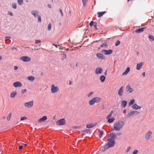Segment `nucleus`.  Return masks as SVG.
<instances>
[{"label":"nucleus","instance_id":"nucleus-8","mask_svg":"<svg viewBox=\"0 0 154 154\" xmlns=\"http://www.w3.org/2000/svg\"><path fill=\"white\" fill-rule=\"evenodd\" d=\"M33 101L32 100L31 101L25 103L24 105V106L30 108L33 106Z\"/></svg>","mask_w":154,"mask_h":154},{"label":"nucleus","instance_id":"nucleus-9","mask_svg":"<svg viewBox=\"0 0 154 154\" xmlns=\"http://www.w3.org/2000/svg\"><path fill=\"white\" fill-rule=\"evenodd\" d=\"M152 134V132L151 131H148L145 134V139L147 140L149 139L150 138V136Z\"/></svg>","mask_w":154,"mask_h":154},{"label":"nucleus","instance_id":"nucleus-21","mask_svg":"<svg viewBox=\"0 0 154 154\" xmlns=\"http://www.w3.org/2000/svg\"><path fill=\"white\" fill-rule=\"evenodd\" d=\"M96 123H95V124H94V123L88 124L87 125L86 127L87 128H90L94 127V126H95L96 125Z\"/></svg>","mask_w":154,"mask_h":154},{"label":"nucleus","instance_id":"nucleus-58","mask_svg":"<svg viewBox=\"0 0 154 154\" xmlns=\"http://www.w3.org/2000/svg\"><path fill=\"white\" fill-rule=\"evenodd\" d=\"M18 68V67L17 66H16L14 67V69L15 70H17Z\"/></svg>","mask_w":154,"mask_h":154},{"label":"nucleus","instance_id":"nucleus-12","mask_svg":"<svg viewBox=\"0 0 154 154\" xmlns=\"http://www.w3.org/2000/svg\"><path fill=\"white\" fill-rule=\"evenodd\" d=\"M31 13L35 17H37L39 15L38 11L36 10H32Z\"/></svg>","mask_w":154,"mask_h":154},{"label":"nucleus","instance_id":"nucleus-46","mask_svg":"<svg viewBox=\"0 0 154 154\" xmlns=\"http://www.w3.org/2000/svg\"><path fill=\"white\" fill-rule=\"evenodd\" d=\"M5 38V41H6L9 39H11V36H6Z\"/></svg>","mask_w":154,"mask_h":154},{"label":"nucleus","instance_id":"nucleus-17","mask_svg":"<svg viewBox=\"0 0 154 154\" xmlns=\"http://www.w3.org/2000/svg\"><path fill=\"white\" fill-rule=\"evenodd\" d=\"M146 29L145 27H142L138 29H137L135 31V32L137 33H140L142 32L144 29Z\"/></svg>","mask_w":154,"mask_h":154},{"label":"nucleus","instance_id":"nucleus-64","mask_svg":"<svg viewBox=\"0 0 154 154\" xmlns=\"http://www.w3.org/2000/svg\"><path fill=\"white\" fill-rule=\"evenodd\" d=\"M107 71V70H106V71L104 72V75H106Z\"/></svg>","mask_w":154,"mask_h":154},{"label":"nucleus","instance_id":"nucleus-30","mask_svg":"<svg viewBox=\"0 0 154 154\" xmlns=\"http://www.w3.org/2000/svg\"><path fill=\"white\" fill-rule=\"evenodd\" d=\"M149 38L150 41H153L154 40V36L152 35H149Z\"/></svg>","mask_w":154,"mask_h":154},{"label":"nucleus","instance_id":"nucleus-50","mask_svg":"<svg viewBox=\"0 0 154 154\" xmlns=\"http://www.w3.org/2000/svg\"><path fill=\"white\" fill-rule=\"evenodd\" d=\"M35 42L36 44H38L41 42V40L39 39L36 40L35 41Z\"/></svg>","mask_w":154,"mask_h":154},{"label":"nucleus","instance_id":"nucleus-35","mask_svg":"<svg viewBox=\"0 0 154 154\" xmlns=\"http://www.w3.org/2000/svg\"><path fill=\"white\" fill-rule=\"evenodd\" d=\"M88 0H82V3L83 4L84 6H86L87 2Z\"/></svg>","mask_w":154,"mask_h":154},{"label":"nucleus","instance_id":"nucleus-32","mask_svg":"<svg viewBox=\"0 0 154 154\" xmlns=\"http://www.w3.org/2000/svg\"><path fill=\"white\" fill-rule=\"evenodd\" d=\"M115 120V119L113 117H112L110 119H109L108 120V122L109 123L112 122Z\"/></svg>","mask_w":154,"mask_h":154},{"label":"nucleus","instance_id":"nucleus-27","mask_svg":"<svg viewBox=\"0 0 154 154\" xmlns=\"http://www.w3.org/2000/svg\"><path fill=\"white\" fill-rule=\"evenodd\" d=\"M127 102L125 100L122 101L121 106L122 107H125L126 105Z\"/></svg>","mask_w":154,"mask_h":154},{"label":"nucleus","instance_id":"nucleus-20","mask_svg":"<svg viewBox=\"0 0 154 154\" xmlns=\"http://www.w3.org/2000/svg\"><path fill=\"white\" fill-rule=\"evenodd\" d=\"M132 108L133 109H140L141 107L140 106H138L136 103H134L132 106Z\"/></svg>","mask_w":154,"mask_h":154},{"label":"nucleus","instance_id":"nucleus-49","mask_svg":"<svg viewBox=\"0 0 154 154\" xmlns=\"http://www.w3.org/2000/svg\"><path fill=\"white\" fill-rule=\"evenodd\" d=\"M95 22H94L93 21H91V22L90 23L89 25L90 26H92L93 25H94V23Z\"/></svg>","mask_w":154,"mask_h":154},{"label":"nucleus","instance_id":"nucleus-18","mask_svg":"<svg viewBox=\"0 0 154 154\" xmlns=\"http://www.w3.org/2000/svg\"><path fill=\"white\" fill-rule=\"evenodd\" d=\"M143 64V62H141L140 63H137V67L136 68V69L137 70L140 69Z\"/></svg>","mask_w":154,"mask_h":154},{"label":"nucleus","instance_id":"nucleus-37","mask_svg":"<svg viewBox=\"0 0 154 154\" xmlns=\"http://www.w3.org/2000/svg\"><path fill=\"white\" fill-rule=\"evenodd\" d=\"M134 102V99H132L130 100V102L129 103L128 105L129 106H131L132 104H133Z\"/></svg>","mask_w":154,"mask_h":154},{"label":"nucleus","instance_id":"nucleus-33","mask_svg":"<svg viewBox=\"0 0 154 154\" xmlns=\"http://www.w3.org/2000/svg\"><path fill=\"white\" fill-rule=\"evenodd\" d=\"M113 111H111L110 112V113L107 115L106 117V118L108 119L110 118L112 114L113 113Z\"/></svg>","mask_w":154,"mask_h":154},{"label":"nucleus","instance_id":"nucleus-44","mask_svg":"<svg viewBox=\"0 0 154 154\" xmlns=\"http://www.w3.org/2000/svg\"><path fill=\"white\" fill-rule=\"evenodd\" d=\"M120 44V42L119 40H117L115 44L116 46L119 45Z\"/></svg>","mask_w":154,"mask_h":154},{"label":"nucleus","instance_id":"nucleus-61","mask_svg":"<svg viewBox=\"0 0 154 154\" xmlns=\"http://www.w3.org/2000/svg\"><path fill=\"white\" fill-rule=\"evenodd\" d=\"M12 50L13 51H14V50H17V48H13L12 49Z\"/></svg>","mask_w":154,"mask_h":154},{"label":"nucleus","instance_id":"nucleus-34","mask_svg":"<svg viewBox=\"0 0 154 154\" xmlns=\"http://www.w3.org/2000/svg\"><path fill=\"white\" fill-rule=\"evenodd\" d=\"M90 131L89 129H86L82 131V132L84 133H88Z\"/></svg>","mask_w":154,"mask_h":154},{"label":"nucleus","instance_id":"nucleus-24","mask_svg":"<svg viewBox=\"0 0 154 154\" xmlns=\"http://www.w3.org/2000/svg\"><path fill=\"white\" fill-rule=\"evenodd\" d=\"M27 79L29 81L32 82L35 79V77L34 76H31L28 77Z\"/></svg>","mask_w":154,"mask_h":154},{"label":"nucleus","instance_id":"nucleus-28","mask_svg":"<svg viewBox=\"0 0 154 154\" xmlns=\"http://www.w3.org/2000/svg\"><path fill=\"white\" fill-rule=\"evenodd\" d=\"M88 103L90 105H93L95 103L93 98L89 101Z\"/></svg>","mask_w":154,"mask_h":154},{"label":"nucleus","instance_id":"nucleus-23","mask_svg":"<svg viewBox=\"0 0 154 154\" xmlns=\"http://www.w3.org/2000/svg\"><path fill=\"white\" fill-rule=\"evenodd\" d=\"M47 119V117L46 116H43L42 118H40L38 120V122H41L45 121Z\"/></svg>","mask_w":154,"mask_h":154},{"label":"nucleus","instance_id":"nucleus-43","mask_svg":"<svg viewBox=\"0 0 154 154\" xmlns=\"http://www.w3.org/2000/svg\"><path fill=\"white\" fill-rule=\"evenodd\" d=\"M107 45V44L106 43H102L100 45V48H102L104 46H106Z\"/></svg>","mask_w":154,"mask_h":154},{"label":"nucleus","instance_id":"nucleus-40","mask_svg":"<svg viewBox=\"0 0 154 154\" xmlns=\"http://www.w3.org/2000/svg\"><path fill=\"white\" fill-rule=\"evenodd\" d=\"M18 3L20 5H21L23 3V0H17Z\"/></svg>","mask_w":154,"mask_h":154},{"label":"nucleus","instance_id":"nucleus-59","mask_svg":"<svg viewBox=\"0 0 154 154\" xmlns=\"http://www.w3.org/2000/svg\"><path fill=\"white\" fill-rule=\"evenodd\" d=\"M121 134H122V133L121 132H118V133H117V134H116V135H121Z\"/></svg>","mask_w":154,"mask_h":154},{"label":"nucleus","instance_id":"nucleus-60","mask_svg":"<svg viewBox=\"0 0 154 154\" xmlns=\"http://www.w3.org/2000/svg\"><path fill=\"white\" fill-rule=\"evenodd\" d=\"M142 75L143 76V77H144L145 76V72H143L142 74Z\"/></svg>","mask_w":154,"mask_h":154},{"label":"nucleus","instance_id":"nucleus-51","mask_svg":"<svg viewBox=\"0 0 154 154\" xmlns=\"http://www.w3.org/2000/svg\"><path fill=\"white\" fill-rule=\"evenodd\" d=\"M131 149V146L128 147L126 149V152H129V151Z\"/></svg>","mask_w":154,"mask_h":154},{"label":"nucleus","instance_id":"nucleus-38","mask_svg":"<svg viewBox=\"0 0 154 154\" xmlns=\"http://www.w3.org/2000/svg\"><path fill=\"white\" fill-rule=\"evenodd\" d=\"M51 28V23H49L48 26V31H50Z\"/></svg>","mask_w":154,"mask_h":154},{"label":"nucleus","instance_id":"nucleus-48","mask_svg":"<svg viewBox=\"0 0 154 154\" xmlns=\"http://www.w3.org/2000/svg\"><path fill=\"white\" fill-rule=\"evenodd\" d=\"M93 92H91L89 94H88L87 95V96L88 97H90L93 93Z\"/></svg>","mask_w":154,"mask_h":154},{"label":"nucleus","instance_id":"nucleus-26","mask_svg":"<svg viewBox=\"0 0 154 154\" xmlns=\"http://www.w3.org/2000/svg\"><path fill=\"white\" fill-rule=\"evenodd\" d=\"M17 93L16 91H14L10 93V97L11 98H14L17 95Z\"/></svg>","mask_w":154,"mask_h":154},{"label":"nucleus","instance_id":"nucleus-56","mask_svg":"<svg viewBox=\"0 0 154 154\" xmlns=\"http://www.w3.org/2000/svg\"><path fill=\"white\" fill-rule=\"evenodd\" d=\"M48 6L50 8H51V5L50 4H48Z\"/></svg>","mask_w":154,"mask_h":154},{"label":"nucleus","instance_id":"nucleus-55","mask_svg":"<svg viewBox=\"0 0 154 154\" xmlns=\"http://www.w3.org/2000/svg\"><path fill=\"white\" fill-rule=\"evenodd\" d=\"M26 119V117L24 116V117H21L20 119V120L21 121H22Z\"/></svg>","mask_w":154,"mask_h":154},{"label":"nucleus","instance_id":"nucleus-4","mask_svg":"<svg viewBox=\"0 0 154 154\" xmlns=\"http://www.w3.org/2000/svg\"><path fill=\"white\" fill-rule=\"evenodd\" d=\"M139 112L136 111H133L130 112L128 113L127 115V117L128 118H130L131 116H133L134 115H137L139 114Z\"/></svg>","mask_w":154,"mask_h":154},{"label":"nucleus","instance_id":"nucleus-15","mask_svg":"<svg viewBox=\"0 0 154 154\" xmlns=\"http://www.w3.org/2000/svg\"><path fill=\"white\" fill-rule=\"evenodd\" d=\"M123 86H122L120 88L118 91V95L119 96H122L123 94Z\"/></svg>","mask_w":154,"mask_h":154},{"label":"nucleus","instance_id":"nucleus-11","mask_svg":"<svg viewBox=\"0 0 154 154\" xmlns=\"http://www.w3.org/2000/svg\"><path fill=\"white\" fill-rule=\"evenodd\" d=\"M13 85L15 87H21L22 86V83L19 82H14Z\"/></svg>","mask_w":154,"mask_h":154},{"label":"nucleus","instance_id":"nucleus-1","mask_svg":"<svg viewBox=\"0 0 154 154\" xmlns=\"http://www.w3.org/2000/svg\"><path fill=\"white\" fill-rule=\"evenodd\" d=\"M124 122L122 121L116 122L114 125V129L116 131H119L123 127Z\"/></svg>","mask_w":154,"mask_h":154},{"label":"nucleus","instance_id":"nucleus-31","mask_svg":"<svg viewBox=\"0 0 154 154\" xmlns=\"http://www.w3.org/2000/svg\"><path fill=\"white\" fill-rule=\"evenodd\" d=\"M105 79L106 77L105 76L103 75H101L100 77V81L102 82H104Z\"/></svg>","mask_w":154,"mask_h":154},{"label":"nucleus","instance_id":"nucleus-45","mask_svg":"<svg viewBox=\"0 0 154 154\" xmlns=\"http://www.w3.org/2000/svg\"><path fill=\"white\" fill-rule=\"evenodd\" d=\"M26 89H22L21 91V93L22 94H23L25 92H26Z\"/></svg>","mask_w":154,"mask_h":154},{"label":"nucleus","instance_id":"nucleus-36","mask_svg":"<svg viewBox=\"0 0 154 154\" xmlns=\"http://www.w3.org/2000/svg\"><path fill=\"white\" fill-rule=\"evenodd\" d=\"M98 131L100 133V135L99 137L100 138H101L103 134V132L102 131L100 130L99 129H98Z\"/></svg>","mask_w":154,"mask_h":154},{"label":"nucleus","instance_id":"nucleus-41","mask_svg":"<svg viewBox=\"0 0 154 154\" xmlns=\"http://www.w3.org/2000/svg\"><path fill=\"white\" fill-rule=\"evenodd\" d=\"M37 17H38V23H40L41 21V16L39 15Z\"/></svg>","mask_w":154,"mask_h":154},{"label":"nucleus","instance_id":"nucleus-7","mask_svg":"<svg viewBox=\"0 0 154 154\" xmlns=\"http://www.w3.org/2000/svg\"><path fill=\"white\" fill-rule=\"evenodd\" d=\"M66 122V121L64 119H62L58 121H57L56 123L57 125H64Z\"/></svg>","mask_w":154,"mask_h":154},{"label":"nucleus","instance_id":"nucleus-52","mask_svg":"<svg viewBox=\"0 0 154 154\" xmlns=\"http://www.w3.org/2000/svg\"><path fill=\"white\" fill-rule=\"evenodd\" d=\"M8 14L11 16H13V13L11 11H8Z\"/></svg>","mask_w":154,"mask_h":154},{"label":"nucleus","instance_id":"nucleus-42","mask_svg":"<svg viewBox=\"0 0 154 154\" xmlns=\"http://www.w3.org/2000/svg\"><path fill=\"white\" fill-rule=\"evenodd\" d=\"M11 115V113H10V114L8 115V116L7 117V119L8 121H9L10 120Z\"/></svg>","mask_w":154,"mask_h":154},{"label":"nucleus","instance_id":"nucleus-10","mask_svg":"<svg viewBox=\"0 0 154 154\" xmlns=\"http://www.w3.org/2000/svg\"><path fill=\"white\" fill-rule=\"evenodd\" d=\"M112 50H103L102 51V52L106 55L110 54L112 53Z\"/></svg>","mask_w":154,"mask_h":154},{"label":"nucleus","instance_id":"nucleus-19","mask_svg":"<svg viewBox=\"0 0 154 154\" xmlns=\"http://www.w3.org/2000/svg\"><path fill=\"white\" fill-rule=\"evenodd\" d=\"M96 56L98 58L100 59H103L104 58V57L103 55L101 53H97L96 54Z\"/></svg>","mask_w":154,"mask_h":154},{"label":"nucleus","instance_id":"nucleus-14","mask_svg":"<svg viewBox=\"0 0 154 154\" xmlns=\"http://www.w3.org/2000/svg\"><path fill=\"white\" fill-rule=\"evenodd\" d=\"M126 89L127 91L129 93H131L133 91V88H131L129 85L126 86Z\"/></svg>","mask_w":154,"mask_h":154},{"label":"nucleus","instance_id":"nucleus-2","mask_svg":"<svg viewBox=\"0 0 154 154\" xmlns=\"http://www.w3.org/2000/svg\"><path fill=\"white\" fill-rule=\"evenodd\" d=\"M106 145L104 147V149H106L109 148L113 147L116 144L114 140H110Z\"/></svg>","mask_w":154,"mask_h":154},{"label":"nucleus","instance_id":"nucleus-39","mask_svg":"<svg viewBox=\"0 0 154 154\" xmlns=\"http://www.w3.org/2000/svg\"><path fill=\"white\" fill-rule=\"evenodd\" d=\"M12 7L14 9H16L17 8V5L16 3H12Z\"/></svg>","mask_w":154,"mask_h":154},{"label":"nucleus","instance_id":"nucleus-47","mask_svg":"<svg viewBox=\"0 0 154 154\" xmlns=\"http://www.w3.org/2000/svg\"><path fill=\"white\" fill-rule=\"evenodd\" d=\"M138 150L136 149L134 151L132 154H137L138 153Z\"/></svg>","mask_w":154,"mask_h":154},{"label":"nucleus","instance_id":"nucleus-29","mask_svg":"<svg viewBox=\"0 0 154 154\" xmlns=\"http://www.w3.org/2000/svg\"><path fill=\"white\" fill-rule=\"evenodd\" d=\"M61 59L62 60H64L66 58V55L64 53L62 52L61 53Z\"/></svg>","mask_w":154,"mask_h":154},{"label":"nucleus","instance_id":"nucleus-62","mask_svg":"<svg viewBox=\"0 0 154 154\" xmlns=\"http://www.w3.org/2000/svg\"><path fill=\"white\" fill-rule=\"evenodd\" d=\"M53 45L55 47H56V48H57V45H56V44H53Z\"/></svg>","mask_w":154,"mask_h":154},{"label":"nucleus","instance_id":"nucleus-5","mask_svg":"<svg viewBox=\"0 0 154 154\" xmlns=\"http://www.w3.org/2000/svg\"><path fill=\"white\" fill-rule=\"evenodd\" d=\"M59 90V88L55 86L54 85H51V91L52 93H54L58 92Z\"/></svg>","mask_w":154,"mask_h":154},{"label":"nucleus","instance_id":"nucleus-13","mask_svg":"<svg viewBox=\"0 0 154 154\" xmlns=\"http://www.w3.org/2000/svg\"><path fill=\"white\" fill-rule=\"evenodd\" d=\"M103 72L102 69L100 67L97 68L95 70V73L96 74H99Z\"/></svg>","mask_w":154,"mask_h":154},{"label":"nucleus","instance_id":"nucleus-63","mask_svg":"<svg viewBox=\"0 0 154 154\" xmlns=\"http://www.w3.org/2000/svg\"><path fill=\"white\" fill-rule=\"evenodd\" d=\"M126 111L125 109H124L123 111V112L124 113H125L126 112Z\"/></svg>","mask_w":154,"mask_h":154},{"label":"nucleus","instance_id":"nucleus-54","mask_svg":"<svg viewBox=\"0 0 154 154\" xmlns=\"http://www.w3.org/2000/svg\"><path fill=\"white\" fill-rule=\"evenodd\" d=\"M94 28L96 29H97V23L96 22H95L94 24Z\"/></svg>","mask_w":154,"mask_h":154},{"label":"nucleus","instance_id":"nucleus-6","mask_svg":"<svg viewBox=\"0 0 154 154\" xmlns=\"http://www.w3.org/2000/svg\"><path fill=\"white\" fill-rule=\"evenodd\" d=\"M20 59L24 62H29L31 60V58L28 56H23L20 57Z\"/></svg>","mask_w":154,"mask_h":154},{"label":"nucleus","instance_id":"nucleus-16","mask_svg":"<svg viewBox=\"0 0 154 154\" xmlns=\"http://www.w3.org/2000/svg\"><path fill=\"white\" fill-rule=\"evenodd\" d=\"M93 98L94 100L95 103H98L101 100V98L98 97H93Z\"/></svg>","mask_w":154,"mask_h":154},{"label":"nucleus","instance_id":"nucleus-57","mask_svg":"<svg viewBox=\"0 0 154 154\" xmlns=\"http://www.w3.org/2000/svg\"><path fill=\"white\" fill-rule=\"evenodd\" d=\"M23 148V146H20L19 147V149H21Z\"/></svg>","mask_w":154,"mask_h":154},{"label":"nucleus","instance_id":"nucleus-53","mask_svg":"<svg viewBox=\"0 0 154 154\" xmlns=\"http://www.w3.org/2000/svg\"><path fill=\"white\" fill-rule=\"evenodd\" d=\"M59 10L60 11V14H61V16H63V13L61 10V9L59 8Z\"/></svg>","mask_w":154,"mask_h":154},{"label":"nucleus","instance_id":"nucleus-22","mask_svg":"<svg viewBox=\"0 0 154 154\" xmlns=\"http://www.w3.org/2000/svg\"><path fill=\"white\" fill-rule=\"evenodd\" d=\"M106 12L105 11H102L101 12H98L97 13V17H100L102 16Z\"/></svg>","mask_w":154,"mask_h":154},{"label":"nucleus","instance_id":"nucleus-25","mask_svg":"<svg viewBox=\"0 0 154 154\" xmlns=\"http://www.w3.org/2000/svg\"><path fill=\"white\" fill-rule=\"evenodd\" d=\"M130 70V68L129 67H128L127 68L125 71L123 72L122 74V75H125L127 74V73L129 72Z\"/></svg>","mask_w":154,"mask_h":154},{"label":"nucleus","instance_id":"nucleus-3","mask_svg":"<svg viewBox=\"0 0 154 154\" xmlns=\"http://www.w3.org/2000/svg\"><path fill=\"white\" fill-rule=\"evenodd\" d=\"M116 137V135L113 132L111 133L110 134H108L107 136V141L114 140L115 138Z\"/></svg>","mask_w":154,"mask_h":154}]
</instances>
